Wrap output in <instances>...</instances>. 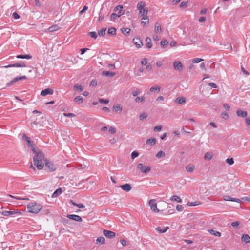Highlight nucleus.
Here are the masks:
<instances>
[{"label":"nucleus","instance_id":"14","mask_svg":"<svg viewBox=\"0 0 250 250\" xmlns=\"http://www.w3.org/2000/svg\"><path fill=\"white\" fill-rule=\"evenodd\" d=\"M1 214H2L3 216H12L15 214H16L17 212L15 211H3L2 212H0Z\"/></svg>","mask_w":250,"mask_h":250},{"label":"nucleus","instance_id":"53","mask_svg":"<svg viewBox=\"0 0 250 250\" xmlns=\"http://www.w3.org/2000/svg\"><path fill=\"white\" fill-rule=\"evenodd\" d=\"M223 199H224L225 201H232V200H233V198H232V197H231L230 196H228V195H225V196H223Z\"/></svg>","mask_w":250,"mask_h":250},{"label":"nucleus","instance_id":"20","mask_svg":"<svg viewBox=\"0 0 250 250\" xmlns=\"http://www.w3.org/2000/svg\"><path fill=\"white\" fill-rule=\"evenodd\" d=\"M146 6V3L144 1H139L137 5V8L138 10L140 11L141 10H142L146 7L145 6Z\"/></svg>","mask_w":250,"mask_h":250},{"label":"nucleus","instance_id":"4","mask_svg":"<svg viewBox=\"0 0 250 250\" xmlns=\"http://www.w3.org/2000/svg\"><path fill=\"white\" fill-rule=\"evenodd\" d=\"M149 204L150 206L151 209L156 212H159V210L157 208V204L155 202V200L154 199H151L149 201Z\"/></svg>","mask_w":250,"mask_h":250},{"label":"nucleus","instance_id":"45","mask_svg":"<svg viewBox=\"0 0 250 250\" xmlns=\"http://www.w3.org/2000/svg\"><path fill=\"white\" fill-rule=\"evenodd\" d=\"M88 35H90L91 38H93L96 39L97 37V35L96 32L92 31L88 33Z\"/></svg>","mask_w":250,"mask_h":250},{"label":"nucleus","instance_id":"9","mask_svg":"<svg viewBox=\"0 0 250 250\" xmlns=\"http://www.w3.org/2000/svg\"><path fill=\"white\" fill-rule=\"evenodd\" d=\"M67 217L70 219L77 221V222H82V218L81 216L75 215V214H69L67 215Z\"/></svg>","mask_w":250,"mask_h":250},{"label":"nucleus","instance_id":"40","mask_svg":"<svg viewBox=\"0 0 250 250\" xmlns=\"http://www.w3.org/2000/svg\"><path fill=\"white\" fill-rule=\"evenodd\" d=\"M23 138H25V140L27 142V145L29 146H31L32 145V142L31 141V139L29 137L26 136L25 135H24Z\"/></svg>","mask_w":250,"mask_h":250},{"label":"nucleus","instance_id":"5","mask_svg":"<svg viewBox=\"0 0 250 250\" xmlns=\"http://www.w3.org/2000/svg\"><path fill=\"white\" fill-rule=\"evenodd\" d=\"M173 65L175 70L180 71L183 69V64L180 61H177L174 62Z\"/></svg>","mask_w":250,"mask_h":250},{"label":"nucleus","instance_id":"42","mask_svg":"<svg viewBox=\"0 0 250 250\" xmlns=\"http://www.w3.org/2000/svg\"><path fill=\"white\" fill-rule=\"evenodd\" d=\"M73 88L74 90H79L80 91H82L83 89V88L82 86L79 85L78 84H75Z\"/></svg>","mask_w":250,"mask_h":250},{"label":"nucleus","instance_id":"62","mask_svg":"<svg viewBox=\"0 0 250 250\" xmlns=\"http://www.w3.org/2000/svg\"><path fill=\"white\" fill-rule=\"evenodd\" d=\"M140 92H141V91L140 90H136L135 91H134L132 92V94L134 97H135V96H137L138 95H139L140 93Z\"/></svg>","mask_w":250,"mask_h":250},{"label":"nucleus","instance_id":"48","mask_svg":"<svg viewBox=\"0 0 250 250\" xmlns=\"http://www.w3.org/2000/svg\"><path fill=\"white\" fill-rule=\"evenodd\" d=\"M139 156V153L137 151H134L131 153V158L132 159H135Z\"/></svg>","mask_w":250,"mask_h":250},{"label":"nucleus","instance_id":"64","mask_svg":"<svg viewBox=\"0 0 250 250\" xmlns=\"http://www.w3.org/2000/svg\"><path fill=\"white\" fill-rule=\"evenodd\" d=\"M12 16L15 19H18L20 18L19 15L16 12L13 13Z\"/></svg>","mask_w":250,"mask_h":250},{"label":"nucleus","instance_id":"33","mask_svg":"<svg viewBox=\"0 0 250 250\" xmlns=\"http://www.w3.org/2000/svg\"><path fill=\"white\" fill-rule=\"evenodd\" d=\"M122 32L125 35L127 36L130 34L131 31L130 28H123L121 29Z\"/></svg>","mask_w":250,"mask_h":250},{"label":"nucleus","instance_id":"28","mask_svg":"<svg viewBox=\"0 0 250 250\" xmlns=\"http://www.w3.org/2000/svg\"><path fill=\"white\" fill-rule=\"evenodd\" d=\"M60 28L57 25L51 26L48 29L49 32H52L59 30Z\"/></svg>","mask_w":250,"mask_h":250},{"label":"nucleus","instance_id":"3","mask_svg":"<svg viewBox=\"0 0 250 250\" xmlns=\"http://www.w3.org/2000/svg\"><path fill=\"white\" fill-rule=\"evenodd\" d=\"M137 168L143 173H147L151 170V167L147 166H144L142 163L137 165Z\"/></svg>","mask_w":250,"mask_h":250},{"label":"nucleus","instance_id":"27","mask_svg":"<svg viewBox=\"0 0 250 250\" xmlns=\"http://www.w3.org/2000/svg\"><path fill=\"white\" fill-rule=\"evenodd\" d=\"M16 57L18 59H30L32 58V56L29 54L18 55L16 56Z\"/></svg>","mask_w":250,"mask_h":250},{"label":"nucleus","instance_id":"57","mask_svg":"<svg viewBox=\"0 0 250 250\" xmlns=\"http://www.w3.org/2000/svg\"><path fill=\"white\" fill-rule=\"evenodd\" d=\"M147 115L146 113H142L140 115L139 118L140 120H144L147 118Z\"/></svg>","mask_w":250,"mask_h":250},{"label":"nucleus","instance_id":"56","mask_svg":"<svg viewBox=\"0 0 250 250\" xmlns=\"http://www.w3.org/2000/svg\"><path fill=\"white\" fill-rule=\"evenodd\" d=\"M200 204V203L199 202H189L188 203V205H189V206H197V205H198Z\"/></svg>","mask_w":250,"mask_h":250},{"label":"nucleus","instance_id":"10","mask_svg":"<svg viewBox=\"0 0 250 250\" xmlns=\"http://www.w3.org/2000/svg\"><path fill=\"white\" fill-rule=\"evenodd\" d=\"M133 42L137 47L140 48L143 45V42L140 38L136 37L133 39Z\"/></svg>","mask_w":250,"mask_h":250},{"label":"nucleus","instance_id":"44","mask_svg":"<svg viewBox=\"0 0 250 250\" xmlns=\"http://www.w3.org/2000/svg\"><path fill=\"white\" fill-rule=\"evenodd\" d=\"M106 28H102L101 30L98 32V34L100 36H104L105 34V31Z\"/></svg>","mask_w":250,"mask_h":250},{"label":"nucleus","instance_id":"17","mask_svg":"<svg viewBox=\"0 0 250 250\" xmlns=\"http://www.w3.org/2000/svg\"><path fill=\"white\" fill-rule=\"evenodd\" d=\"M156 139L155 138H150L146 140V143L147 144L150 145L151 146H153L156 144Z\"/></svg>","mask_w":250,"mask_h":250},{"label":"nucleus","instance_id":"23","mask_svg":"<svg viewBox=\"0 0 250 250\" xmlns=\"http://www.w3.org/2000/svg\"><path fill=\"white\" fill-rule=\"evenodd\" d=\"M22 80V79L21 77H17L15 78L14 79H13L12 81H11L9 83H8L7 85V86H10L14 84L15 83L18 82V81Z\"/></svg>","mask_w":250,"mask_h":250},{"label":"nucleus","instance_id":"59","mask_svg":"<svg viewBox=\"0 0 250 250\" xmlns=\"http://www.w3.org/2000/svg\"><path fill=\"white\" fill-rule=\"evenodd\" d=\"M109 132L112 134H114L116 132V129L113 127H110L108 130Z\"/></svg>","mask_w":250,"mask_h":250},{"label":"nucleus","instance_id":"63","mask_svg":"<svg viewBox=\"0 0 250 250\" xmlns=\"http://www.w3.org/2000/svg\"><path fill=\"white\" fill-rule=\"evenodd\" d=\"M104 18V15L102 14L101 13H100L99 14L98 21H101L103 20Z\"/></svg>","mask_w":250,"mask_h":250},{"label":"nucleus","instance_id":"51","mask_svg":"<svg viewBox=\"0 0 250 250\" xmlns=\"http://www.w3.org/2000/svg\"><path fill=\"white\" fill-rule=\"evenodd\" d=\"M141 63L143 66H146L148 63H147V59L146 58H143L141 61Z\"/></svg>","mask_w":250,"mask_h":250},{"label":"nucleus","instance_id":"26","mask_svg":"<svg viewBox=\"0 0 250 250\" xmlns=\"http://www.w3.org/2000/svg\"><path fill=\"white\" fill-rule=\"evenodd\" d=\"M161 90V87L159 86H153L150 88V92H155L157 93H159Z\"/></svg>","mask_w":250,"mask_h":250},{"label":"nucleus","instance_id":"60","mask_svg":"<svg viewBox=\"0 0 250 250\" xmlns=\"http://www.w3.org/2000/svg\"><path fill=\"white\" fill-rule=\"evenodd\" d=\"M188 6V2L183 1L180 3V8H184Z\"/></svg>","mask_w":250,"mask_h":250},{"label":"nucleus","instance_id":"19","mask_svg":"<svg viewBox=\"0 0 250 250\" xmlns=\"http://www.w3.org/2000/svg\"><path fill=\"white\" fill-rule=\"evenodd\" d=\"M107 34L109 36H115L116 34V29L115 28L112 27L108 29Z\"/></svg>","mask_w":250,"mask_h":250},{"label":"nucleus","instance_id":"1","mask_svg":"<svg viewBox=\"0 0 250 250\" xmlns=\"http://www.w3.org/2000/svg\"><path fill=\"white\" fill-rule=\"evenodd\" d=\"M32 151L35 154L33 157V162L34 165L36 166L37 168L41 170L43 167V160L44 159V155L42 152H38L35 148H32Z\"/></svg>","mask_w":250,"mask_h":250},{"label":"nucleus","instance_id":"39","mask_svg":"<svg viewBox=\"0 0 250 250\" xmlns=\"http://www.w3.org/2000/svg\"><path fill=\"white\" fill-rule=\"evenodd\" d=\"M113 110L116 112H121L122 111V107L120 105L114 106L113 107Z\"/></svg>","mask_w":250,"mask_h":250},{"label":"nucleus","instance_id":"61","mask_svg":"<svg viewBox=\"0 0 250 250\" xmlns=\"http://www.w3.org/2000/svg\"><path fill=\"white\" fill-rule=\"evenodd\" d=\"M63 115L66 117H74L75 116V115L73 113H63Z\"/></svg>","mask_w":250,"mask_h":250},{"label":"nucleus","instance_id":"7","mask_svg":"<svg viewBox=\"0 0 250 250\" xmlns=\"http://www.w3.org/2000/svg\"><path fill=\"white\" fill-rule=\"evenodd\" d=\"M5 67H26V65L24 62H22V61H20L17 63L9 64L7 66H5Z\"/></svg>","mask_w":250,"mask_h":250},{"label":"nucleus","instance_id":"25","mask_svg":"<svg viewBox=\"0 0 250 250\" xmlns=\"http://www.w3.org/2000/svg\"><path fill=\"white\" fill-rule=\"evenodd\" d=\"M154 31L156 33H160L162 32V30H161V27L160 24L159 23H158V22H156L155 24Z\"/></svg>","mask_w":250,"mask_h":250},{"label":"nucleus","instance_id":"46","mask_svg":"<svg viewBox=\"0 0 250 250\" xmlns=\"http://www.w3.org/2000/svg\"><path fill=\"white\" fill-rule=\"evenodd\" d=\"M118 17H119L117 14L113 13L110 16V20L111 21H114Z\"/></svg>","mask_w":250,"mask_h":250},{"label":"nucleus","instance_id":"31","mask_svg":"<svg viewBox=\"0 0 250 250\" xmlns=\"http://www.w3.org/2000/svg\"><path fill=\"white\" fill-rule=\"evenodd\" d=\"M74 101L75 102V103H78V104H80L81 103H82L83 101V98L82 97L80 96H77L74 99Z\"/></svg>","mask_w":250,"mask_h":250},{"label":"nucleus","instance_id":"34","mask_svg":"<svg viewBox=\"0 0 250 250\" xmlns=\"http://www.w3.org/2000/svg\"><path fill=\"white\" fill-rule=\"evenodd\" d=\"M96 243L97 244H103L105 243V239L103 237H98L96 239Z\"/></svg>","mask_w":250,"mask_h":250},{"label":"nucleus","instance_id":"30","mask_svg":"<svg viewBox=\"0 0 250 250\" xmlns=\"http://www.w3.org/2000/svg\"><path fill=\"white\" fill-rule=\"evenodd\" d=\"M146 45L148 48H150L152 46L151 39L149 37H146Z\"/></svg>","mask_w":250,"mask_h":250},{"label":"nucleus","instance_id":"35","mask_svg":"<svg viewBox=\"0 0 250 250\" xmlns=\"http://www.w3.org/2000/svg\"><path fill=\"white\" fill-rule=\"evenodd\" d=\"M142 20H144L142 21L141 23L143 24V26L149 23V19L147 16L145 17H143Z\"/></svg>","mask_w":250,"mask_h":250},{"label":"nucleus","instance_id":"8","mask_svg":"<svg viewBox=\"0 0 250 250\" xmlns=\"http://www.w3.org/2000/svg\"><path fill=\"white\" fill-rule=\"evenodd\" d=\"M103 234L107 238H113L115 236V233L113 231L104 230L103 231Z\"/></svg>","mask_w":250,"mask_h":250},{"label":"nucleus","instance_id":"18","mask_svg":"<svg viewBox=\"0 0 250 250\" xmlns=\"http://www.w3.org/2000/svg\"><path fill=\"white\" fill-rule=\"evenodd\" d=\"M169 229L168 227H166L164 228H162L161 227H158L156 228L157 231L160 233H163L166 232Z\"/></svg>","mask_w":250,"mask_h":250},{"label":"nucleus","instance_id":"6","mask_svg":"<svg viewBox=\"0 0 250 250\" xmlns=\"http://www.w3.org/2000/svg\"><path fill=\"white\" fill-rule=\"evenodd\" d=\"M45 165L50 171H54L56 169L55 166L52 163L46 159L45 160Z\"/></svg>","mask_w":250,"mask_h":250},{"label":"nucleus","instance_id":"55","mask_svg":"<svg viewBox=\"0 0 250 250\" xmlns=\"http://www.w3.org/2000/svg\"><path fill=\"white\" fill-rule=\"evenodd\" d=\"M8 196L10 197H11V198H12L16 199H17V200H29L28 198H22L19 197H15V196H12V195H10V194H8Z\"/></svg>","mask_w":250,"mask_h":250},{"label":"nucleus","instance_id":"47","mask_svg":"<svg viewBox=\"0 0 250 250\" xmlns=\"http://www.w3.org/2000/svg\"><path fill=\"white\" fill-rule=\"evenodd\" d=\"M226 162L227 163H228V164H229L230 165H231L233 164L234 163L233 159L232 158H227L226 160Z\"/></svg>","mask_w":250,"mask_h":250},{"label":"nucleus","instance_id":"13","mask_svg":"<svg viewBox=\"0 0 250 250\" xmlns=\"http://www.w3.org/2000/svg\"><path fill=\"white\" fill-rule=\"evenodd\" d=\"M62 190L61 188H58L52 194L51 197L52 198H56L58 197L59 195L62 194Z\"/></svg>","mask_w":250,"mask_h":250},{"label":"nucleus","instance_id":"21","mask_svg":"<svg viewBox=\"0 0 250 250\" xmlns=\"http://www.w3.org/2000/svg\"><path fill=\"white\" fill-rule=\"evenodd\" d=\"M236 113L238 116L243 118L246 117L247 116V112L246 111L241 110H237Z\"/></svg>","mask_w":250,"mask_h":250},{"label":"nucleus","instance_id":"16","mask_svg":"<svg viewBox=\"0 0 250 250\" xmlns=\"http://www.w3.org/2000/svg\"><path fill=\"white\" fill-rule=\"evenodd\" d=\"M241 240L243 242L248 243L250 242V237L248 234H243L241 237Z\"/></svg>","mask_w":250,"mask_h":250},{"label":"nucleus","instance_id":"50","mask_svg":"<svg viewBox=\"0 0 250 250\" xmlns=\"http://www.w3.org/2000/svg\"><path fill=\"white\" fill-rule=\"evenodd\" d=\"M202 61H203V59L197 58L193 59L192 60V62L194 63H199V62H202Z\"/></svg>","mask_w":250,"mask_h":250},{"label":"nucleus","instance_id":"24","mask_svg":"<svg viewBox=\"0 0 250 250\" xmlns=\"http://www.w3.org/2000/svg\"><path fill=\"white\" fill-rule=\"evenodd\" d=\"M194 169L195 167L193 164H189L186 167V169L188 172H192Z\"/></svg>","mask_w":250,"mask_h":250},{"label":"nucleus","instance_id":"22","mask_svg":"<svg viewBox=\"0 0 250 250\" xmlns=\"http://www.w3.org/2000/svg\"><path fill=\"white\" fill-rule=\"evenodd\" d=\"M115 74H116L115 72H109V71H104L102 72V75L104 76H108V77H110L115 76Z\"/></svg>","mask_w":250,"mask_h":250},{"label":"nucleus","instance_id":"43","mask_svg":"<svg viewBox=\"0 0 250 250\" xmlns=\"http://www.w3.org/2000/svg\"><path fill=\"white\" fill-rule=\"evenodd\" d=\"M135 101L136 102H142L145 101V97L144 96H141V97H137Z\"/></svg>","mask_w":250,"mask_h":250},{"label":"nucleus","instance_id":"29","mask_svg":"<svg viewBox=\"0 0 250 250\" xmlns=\"http://www.w3.org/2000/svg\"><path fill=\"white\" fill-rule=\"evenodd\" d=\"M170 200L172 201H175L178 203L182 202V200L180 199V198L179 196H178L177 195L172 196L170 198Z\"/></svg>","mask_w":250,"mask_h":250},{"label":"nucleus","instance_id":"52","mask_svg":"<svg viewBox=\"0 0 250 250\" xmlns=\"http://www.w3.org/2000/svg\"><path fill=\"white\" fill-rule=\"evenodd\" d=\"M162 126L161 125H157L154 127L153 131L154 132L160 131L162 129Z\"/></svg>","mask_w":250,"mask_h":250},{"label":"nucleus","instance_id":"32","mask_svg":"<svg viewBox=\"0 0 250 250\" xmlns=\"http://www.w3.org/2000/svg\"><path fill=\"white\" fill-rule=\"evenodd\" d=\"M186 99L185 98L182 97V98H177L175 99V102L179 104H182L184 103H185Z\"/></svg>","mask_w":250,"mask_h":250},{"label":"nucleus","instance_id":"49","mask_svg":"<svg viewBox=\"0 0 250 250\" xmlns=\"http://www.w3.org/2000/svg\"><path fill=\"white\" fill-rule=\"evenodd\" d=\"M109 102V100L108 99L104 100V99L100 98L99 99V102L101 104H108Z\"/></svg>","mask_w":250,"mask_h":250},{"label":"nucleus","instance_id":"12","mask_svg":"<svg viewBox=\"0 0 250 250\" xmlns=\"http://www.w3.org/2000/svg\"><path fill=\"white\" fill-rule=\"evenodd\" d=\"M120 187L122 189L126 192L129 191L131 189V186L129 184H125L124 185H121Z\"/></svg>","mask_w":250,"mask_h":250},{"label":"nucleus","instance_id":"58","mask_svg":"<svg viewBox=\"0 0 250 250\" xmlns=\"http://www.w3.org/2000/svg\"><path fill=\"white\" fill-rule=\"evenodd\" d=\"M176 208L178 211H182L183 210V207L181 205H177Z\"/></svg>","mask_w":250,"mask_h":250},{"label":"nucleus","instance_id":"41","mask_svg":"<svg viewBox=\"0 0 250 250\" xmlns=\"http://www.w3.org/2000/svg\"><path fill=\"white\" fill-rule=\"evenodd\" d=\"M168 41L164 39L161 41V45L164 48L167 46V45H168Z\"/></svg>","mask_w":250,"mask_h":250},{"label":"nucleus","instance_id":"11","mask_svg":"<svg viewBox=\"0 0 250 250\" xmlns=\"http://www.w3.org/2000/svg\"><path fill=\"white\" fill-rule=\"evenodd\" d=\"M53 93V90L50 88H46L42 90L41 92V95L45 96L47 95H51Z\"/></svg>","mask_w":250,"mask_h":250},{"label":"nucleus","instance_id":"54","mask_svg":"<svg viewBox=\"0 0 250 250\" xmlns=\"http://www.w3.org/2000/svg\"><path fill=\"white\" fill-rule=\"evenodd\" d=\"M221 117L225 119V120H227L229 118V114L227 112H222L221 114Z\"/></svg>","mask_w":250,"mask_h":250},{"label":"nucleus","instance_id":"37","mask_svg":"<svg viewBox=\"0 0 250 250\" xmlns=\"http://www.w3.org/2000/svg\"><path fill=\"white\" fill-rule=\"evenodd\" d=\"M208 231L211 234L219 237L221 236V233L219 232L215 231L213 229H209Z\"/></svg>","mask_w":250,"mask_h":250},{"label":"nucleus","instance_id":"2","mask_svg":"<svg viewBox=\"0 0 250 250\" xmlns=\"http://www.w3.org/2000/svg\"><path fill=\"white\" fill-rule=\"evenodd\" d=\"M42 207L40 204L36 202H32L27 206V208L29 212L32 213H37L42 209Z\"/></svg>","mask_w":250,"mask_h":250},{"label":"nucleus","instance_id":"38","mask_svg":"<svg viewBox=\"0 0 250 250\" xmlns=\"http://www.w3.org/2000/svg\"><path fill=\"white\" fill-rule=\"evenodd\" d=\"M212 157L213 155L211 153L207 152L205 153L204 158L206 160H210L212 159Z\"/></svg>","mask_w":250,"mask_h":250},{"label":"nucleus","instance_id":"36","mask_svg":"<svg viewBox=\"0 0 250 250\" xmlns=\"http://www.w3.org/2000/svg\"><path fill=\"white\" fill-rule=\"evenodd\" d=\"M166 156L165 153L163 151H159L156 155V157L158 158H164Z\"/></svg>","mask_w":250,"mask_h":250},{"label":"nucleus","instance_id":"15","mask_svg":"<svg viewBox=\"0 0 250 250\" xmlns=\"http://www.w3.org/2000/svg\"><path fill=\"white\" fill-rule=\"evenodd\" d=\"M148 8L146 7L145 8L141 10L139 12V16L141 17H145L146 16L148 13Z\"/></svg>","mask_w":250,"mask_h":250}]
</instances>
